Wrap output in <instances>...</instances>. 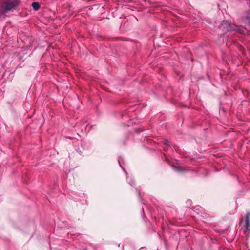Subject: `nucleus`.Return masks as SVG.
Wrapping results in <instances>:
<instances>
[{"mask_svg": "<svg viewBox=\"0 0 250 250\" xmlns=\"http://www.w3.org/2000/svg\"><path fill=\"white\" fill-rule=\"evenodd\" d=\"M19 4L18 0H4L0 3V13L4 14L15 9Z\"/></svg>", "mask_w": 250, "mask_h": 250, "instance_id": "f257e3e1", "label": "nucleus"}, {"mask_svg": "<svg viewBox=\"0 0 250 250\" xmlns=\"http://www.w3.org/2000/svg\"><path fill=\"white\" fill-rule=\"evenodd\" d=\"M221 27L223 29H226L228 31H232V30H237L241 33H242L244 30H241L238 29V27L235 26L234 27L231 26L229 23L227 21H223L221 25Z\"/></svg>", "mask_w": 250, "mask_h": 250, "instance_id": "f03ea898", "label": "nucleus"}, {"mask_svg": "<svg viewBox=\"0 0 250 250\" xmlns=\"http://www.w3.org/2000/svg\"><path fill=\"white\" fill-rule=\"evenodd\" d=\"M250 214L249 212H248L246 216V227L247 229L249 230L250 229Z\"/></svg>", "mask_w": 250, "mask_h": 250, "instance_id": "7ed1b4c3", "label": "nucleus"}, {"mask_svg": "<svg viewBox=\"0 0 250 250\" xmlns=\"http://www.w3.org/2000/svg\"><path fill=\"white\" fill-rule=\"evenodd\" d=\"M32 6L35 10H38L40 8V4L38 2H33Z\"/></svg>", "mask_w": 250, "mask_h": 250, "instance_id": "20e7f679", "label": "nucleus"}, {"mask_svg": "<svg viewBox=\"0 0 250 250\" xmlns=\"http://www.w3.org/2000/svg\"><path fill=\"white\" fill-rule=\"evenodd\" d=\"M247 18L249 20V23H250V14L248 15Z\"/></svg>", "mask_w": 250, "mask_h": 250, "instance_id": "39448f33", "label": "nucleus"}, {"mask_svg": "<svg viewBox=\"0 0 250 250\" xmlns=\"http://www.w3.org/2000/svg\"><path fill=\"white\" fill-rule=\"evenodd\" d=\"M165 144H166V145H169V142L167 140H166V141H165Z\"/></svg>", "mask_w": 250, "mask_h": 250, "instance_id": "423d86ee", "label": "nucleus"}]
</instances>
